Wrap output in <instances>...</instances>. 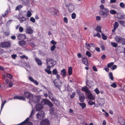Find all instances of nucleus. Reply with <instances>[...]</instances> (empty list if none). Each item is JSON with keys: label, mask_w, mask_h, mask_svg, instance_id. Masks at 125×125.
<instances>
[{"label": "nucleus", "mask_w": 125, "mask_h": 125, "mask_svg": "<svg viewBox=\"0 0 125 125\" xmlns=\"http://www.w3.org/2000/svg\"><path fill=\"white\" fill-rule=\"evenodd\" d=\"M45 71L48 74H51L52 72L50 70V69H45Z\"/></svg>", "instance_id": "a18cd8bd"}, {"label": "nucleus", "mask_w": 125, "mask_h": 125, "mask_svg": "<svg viewBox=\"0 0 125 125\" xmlns=\"http://www.w3.org/2000/svg\"><path fill=\"white\" fill-rule=\"evenodd\" d=\"M96 30L97 31L100 32L101 33H102V31H101V27L100 26H97Z\"/></svg>", "instance_id": "bb28decb"}, {"label": "nucleus", "mask_w": 125, "mask_h": 125, "mask_svg": "<svg viewBox=\"0 0 125 125\" xmlns=\"http://www.w3.org/2000/svg\"><path fill=\"white\" fill-rule=\"evenodd\" d=\"M55 75L56 79H55V81H56V83H55V87L60 89L61 86L62 85V83L60 80V75L58 74V72L55 69Z\"/></svg>", "instance_id": "7ed1b4c3"}, {"label": "nucleus", "mask_w": 125, "mask_h": 125, "mask_svg": "<svg viewBox=\"0 0 125 125\" xmlns=\"http://www.w3.org/2000/svg\"><path fill=\"white\" fill-rule=\"evenodd\" d=\"M125 21H118V22L121 24L122 25H123V24H124V23Z\"/></svg>", "instance_id": "69168bd1"}, {"label": "nucleus", "mask_w": 125, "mask_h": 125, "mask_svg": "<svg viewBox=\"0 0 125 125\" xmlns=\"http://www.w3.org/2000/svg\"><path fill=\"white\" fill-rule=\"evenodd\" d=\"M18 40L24 39L26 38L25 35L23 34H20L17 36Z\"/></svg>", "instance_id": "f3484780"}, {"label": "nucleus", "mask_w": 125, "mask_h": 125, "mask_svg": "<svg viewBox=\"0 0 125 125\" xmlns=\"http://www.w3.org/2000/svg\"><path fill=\"white\" fill-rule=\"evenodd\" d=\"M32 13L29 10H28L27 12V16L28 17H30Z\"/></svg>", "instance_id": "c9c22d12"}, {"label": "nucleus", "mask_w": 125, "mask_h": 125, "mask_svg": "<svg viewBox=\"0 0 125 125\" xmlns=\"http://www.w3.org/2000/svg\"><path fill=\"white\" fill-rule=\"evenodd\" d=\"M40 100V99L38 98L37 97H32V100L29 99V102L31 103V106H32L33 104H34L38 102Z\"/></svg>", "instance_id": "0eeeda50"}, {"label": "nucleus", "mask_w": 125, "mask_h": 125, "mask_svg": "<svg viewBox=\"0 0 125 125\" xmlns=\"http://www.w3.org/2000/svg\"><path fill=\"white\" fill-rule=\"evenodd\" d=\"M120 6L121 7L123 8L125 6V5L123 2H121L120 3Z\"/></svg>", "instance_id": "09e8293b"}, {"label": "nucleus", "mask_w": 125, "mask_h": 125, "mask_svg": "<svg viewBox=\"0 0 125 125\" xmlns=\"http://www.w3.org/2000/svg\"><path fill=\"white\" fill-rule=\"evenodd\" d=\"M17 57V55L15 54H14L11 55V57L14 59H15Z\"/></svg>", "instance_id": "bf43d9fd"}, {"label": "nucleus", "mask_w": 125, "mask_h": 125, "mask_svg": "<svg viewBox=\"0 0 125 125\" xmlns=\"http://www.w3.org/2000/svg\"><path fill=\"white\" fill-rule=\"evenodd\" d=\"M6 76L7 77H9L10 78H12V75L9 73H7L6 74Z\"/></svg>", "instance_id": "603ef678"}, {"label": "nucleus", "mask_w": 125, "mask_h": 125, "mask_svg": "<svg viewBox=\"0 0 125 125\" xmlns=\"http://www.w3.org/2000/svg\"><path fill=\"white\" fill-rule=\"evenodd\" d=\"M30 45L33 48L35 47V45L32 42L30 43Z\"/></svg>", "instance_id": "0e129e2a"}, {"label": "nucleus", "mask_w": 125, "mask_h": 125, "mask_svg": "<svg viewBox=\"0 0 125 125\" xmlns=\"http://www.w3.org/2000/svg\"><path fill=\"white\" fill-rule=\"evenodd\" d=\"M89 88L86 86H84L82 88V90L86 94H87L90 91L89 90Z\"/></svg>", "instance_id": "a211bd4d"}, {"label": "nucleus", "mask_w": 125, "mask_h": 125, "mask_svg": "<svg viewBox=\"0 0 125 125\" xmlns=\"http://www.w3.org/2000/svg\"><path fill=\"white\" fill-rule=\"evenodd\" d=\"M109 78L112 80H113L114 79V78L113 76L112 73L111 72L109 73Z\"/></svg>", "instance_id": "473e14b6"}, {"label": "nucleus", "mask_w": 125, "mask_h": 125, "mask_svg": "<svg viewBox=\"0 0 125 125\" xmlns=\"http://www.w3.org/2000/svg\"><path fill=\"white\" fill-rule=\"evenodd\" d=\"M21 5H20L18 6L16 8L15 10H20L22 7Z\"/></svg>", "instance_id": "7c9ffc66"}, {"label": "nucleus", "mask_w": 125, "mask_h": 125, "mask_svg": "<svg viewBox=\"0 0 125 125\" xmlns=\"http://www.w3.org/2000/svg\"><path fill=\"white\" fill-rule=\"evenodd\" d=\"M86 54L89 57H90L91 56V53L88 51H87L86 52Z\"/></svg>", "instance_id": "a19ab883"}, {"label": "nucleus", "mask_w": 125, "mask_h": 125, "mask_svg": "<svg viewBox=\"0 0 125 125\" xmlns=\"http://www.w3.org/2000/svg\"><path fill=\"white\" fill-rule=\"evenodd\" d=\"M75 92H73V93L71 95V98L72 99L75 96Z\"/></svg>", "instance_id": "8fccbe9b"}, {"label": "nucleus", "mask_w": 125, "mask_h": 125, "mask_svg": "<svg viewBox=\"0 0 125 125\" xmlns=\"http://www.w3.org/2000/svg\"><path fill=\"white\" fill-rule=\"evenodd\" d=\"M41 103L43 105L47 104L51 108V109L50 110V115L52 116V117H54L55 116V114L54 112V109L53 108H52V104L48 100L46 99H43L41 101Z\"/></svg>", "instance_id": "f257e3e1"}, {"label": "nucleus", "mask_w": 125, "mask_h": 125, "mask_svg": "<svg viewBox=\"0 0 125 125\" xmlns=\"http://www.w3.org/2000/svg\"><path fill=\"white\" fill-rule=\"evenodd\" d=\"M10 33V31H7L5 32L4 34L6 36H8L9 35Z\"/></svg>", "instance_id": "5fc2aeb1"}, {"label": "nucleus", "mask_w": 125, "mask_h": 125, "mask_svg": "<svg viewBox=\"0 0 125 125\" xmlns=\"http://www.w3.org/2000/svg\"><path fill=\"white\" fill-rule=\"evenodd\" d=\"M29 79L30 81L36 85H38V82L36 80H34L32 77H29Z\"/></svg>", "instance_id": "aec40b11"}, {"label": "nucleus", "mask_w": 125, "mask_h": 125, "mask_svg": "<svg viewBox=\"0 0 125 125\" xmlns=\"http://www.w3.org/2000/svg\"><path fill=\"white\" fill-rule=\"evenodd\" d=\"M114 64V63L113 62H111L108 64L107 65V66L108 68H110Z\"/></svg>", "instance_id": "e433bc0d"}, {"label": "nucleus", "mask_w": 125, "mask_h": 125, "mask_svg": "<svg viewBox=\"0 0 125 125\" xmlns=\"http://www.w3.org/2000/svg\"><path fill=\"white\" fill-rule=\"evenodd\" d=\"M14 99H17L20 100H25V98L24 97L21 96H15L13 98Z\"/></svg>", "instance_id": "dca6fc26"}, {"label": "nucleus", "mask_w": 125, "mask_h": 125, "mask_svg": "<svg viewBox=\"0 0 125 125\" xmlns=\"http://www.w3.org/2000/svg\"><path fill=\"white\" fill-rule=\"evenodd\" d=\"M111 86L114 88H115L117 87V85L115 83H114L111 85Z\"/></svg>", "instance_id": "c03bdc74"}, {"label": "nucleus", "mask_w": 125, "mask_h": 125, "mask_svg": "<svg viewBox=\"0 0 125 125\" xmlns=\"http://www.w3.org/2000/svg\"><path fill=\"white\" fill-rule=\"evenodd\" d=\"M82 60L83 63L86 66L88 65V62L87 59L86 58L84 57H82Z\"/></svg>", "instance_id": "6ab92c4d"}, {"label": "nucleus", "mask_w": 125, "mask_h": 125, "mask_svg": "<svg viewBox=\"0 0 125 125\" xmlns=\"http://www.w3.org/2000/svg\"><path fill=\"white\" fill-rule=\"evenodd\" d=\"M86 85L88 86L91 87L93 85V82L91 81H88L86 82Z\"/></svg>", "instance_id": "b1692460"}, {"label": "nucleus", "mask_w": 125, "mask_h": 125, "mask_svg": "<svg viewBox=\"0 0 125 125\" xmlns=\"http://www.w3.org/2000/svg\"><path fill=\"white\" fill-rule=\"evenodd\" d=\"M50 122L49 120L45 119L42 120L40 122L41 125H50Z\"/></svg>", "instance_id": "1a4fd4ad"}, {"label": "nucleus", "mask_w": 125, "mask_h": 125, "mask_svg": "<svg viewBox=\"0 0 125 125\" xmlns=\"http://www.w3.org/2000/svg\"><path fill=\"white\" fill-rule=\"evenodd\" d=\"M111 44L112 46L114 47H116L117 45V43L116 42H112L111 43Z\"/></svg>", "instance_id": "f704fd0d"}, {"label": "nucleus", "mask_w": 125, "mask_h": 125, "mask_svg": "<svg viewBox=\"0 0 125 125\" xmlns=\"http://www.w3.org/2000/svg\"><path fill=\"white\" fill-rule=\"evenodd\" d=\"M117 17L119 19H124L125 18V15L120 12L117 13Z\"/></svg>", "instance_id": "ddd939ff"}, {"label": "nucleus", "mask_w": 125, "mask_h": 125, "mask_svg": "<svg viewBox=\"0 0 125 125\" xmlns=\"http://www.w3.org/2000/svg\"><path fill=\"white\" fill-rule=\"evenodd\" d=\"M93 69L94 71H95V72H96L97 71V69L95 66H93Z\"/></svg>", "instance_id": "774afa93"}, {"label": "nucleus", "mask_w": 125, "mask_h": 125, "mask_svg": "<svg viewBox=\"0 0 125 125\" xmlns=\"http://www.w3.org/2000/svg\"><path fill=\"white\" fill-rule=\"evenodd\" d=\"M66 6L68 7V11L70 12H73L75 9V7L72 3H70L66 4Z\"/></svg>", "instance_id": "423d86ee"}, {"label": "nucleus", "mask_w": 125, "mask_h": 125, "mask_svg": "<svg viewBox=\"0 0 125 125\" xmlns=\"http://www.w3.org/2000/svg\"><path fill=\"white\" fill-rule=\"evenodd\" d=\"M94 91L95 93L97 94H98L100 93V91L97 88H96L94 90Z\"/></svg>", "instance_id": "de8ad7c7"}, {"label": "nucleus", "mask_w": 125, "mask_h": 125, "mask_svg": "<svg viewBox=\"0 0 125 125\" xmlns=\"http://www.w3.org/2000/svg\"><path fill=\"white\" fill-rule=\"evenodd\" d=\"M30 21L33 23H35V19L33 17H31L30 18Z\"/></svg>", "instance_id": "58836bf2"}, {"label": "nucleus", "mask_w": 125, "mask_h": 125, "mask_svg": "<svg viewBox=\"0 0 125 125\" xmlns=\"http://www.w3.org/2000/svg\"><path fill=\"white\" fill-rule=\"evenodd\" d=\"M35 113V111L34 110L32 109L31 113L29 117L27 118H27H29L28 120H27L23 125L26 124V125H33L32 123L31 122H29V118H32L33 117V115Z\"/></svg>", "instance_id": "20e7f679"}, {"label": "nucleus", "mask_w": 125, "mask_h": 125, "mask_svg": "<svg viewBox=\"0 0 125 125\" xmlns=\"http://www.w3.org/2000/svg\"><path fill=\"white\" fill-rule=\"evenodd\" d=\"M101 19V17L99 16H97L96 18V19L97 21L100 20Z\"/></svg>", "instance_id": "338daca9"}, {"label": "nucleus", "mask_w": 125, "mask_h": 125, "mask_svg": "<svg viewBox=\"0 0 125 125\" xmlns=\"http://www.w3.org/2000/svg\"><path fill=\"white\" fill-rule=\"evenodd\" d=\"M116 67L117 66L116 65H114L111 68V69L114 70L115 69Z\"/></svg>", "instance_id": "864d4df0"}, {"label": "nucleus", "mask_w": 125, "mask_h": 125, "mask_svg": "<svg viewBox=\"0 0 125 125\" xmlns=\"http://www.w3.org/2000/svg\"><path fill=\"white\" fill-rule=\"evenodd\" d=\"M110 13L112 14H117V12L114 10H111L110 11Z\"/></svg>", "instance_id": "2f4dec72"}, {"label": "nucleus", "mask_w": 125, "mask_h": 125, "mask_svg": "<svg viewBox=\"0 0 125 125\" xmlns=\"http://www.w3.org/2000/svg\"><path fill=\"white\" fill-rule=\"evenodd\" d=\"M35 61L37 63V64L39 65H42V62L41 60L37 58H35Z\"/></svg>", "instance_id": "5701e85b"}, {"label": "nucleus", "mask_w": 125, "mask_h": 125, "mask_svg": "<svg viewBox=\"0 0 125 125\" xmlns=\"http://www.w3.org/2000/svg\"><path fill=\"white\" fill-rule=\"evenodd\" d=\"M78 96L80 101L81 102H83L85 100V96L82 93L80 94Z\"/></svg>", "instance_id": "2eb2a0df"}, {"label": "nucleus", "mask_w": 125, "mask_h": 125, "mask_svg": "<svg viewBox=\"0 0 125 125\" xmlns=\"http://www.w3.org/2000/svg\"><path fill=\"white\" fill-rule=\"evenodd\" d=\"M63 21L65 23H67L68 22V21L67 20V18L65 17L63 18Z\"/></svg>", "instance_id": "3c124183"}, {"label": "nucleus", "mask_w": 125, "mask_h": 125, "mask_svg": "<svg viewBox=\"0 0 125 125\" xmlns=\"http://www.w3.org/2000/svg\"><path fill=\"white\" fill-rule=\"evenodd\" d=\"M88 104L91 105H92L93 104H95V103L93 102H92L91 101H89L88 102Z\"/></svg>", "instance_id": "49530a36"}, {"label": "nucleus", "mask_w": 125, "mask_h": 125, "mask_svg": "<svg viewBox=\"0 0 125 125\" xmlns=\"http://www.w3.org/2000/svg\"><path fill=\"white\" fill-rule=\"evenodd\" d=\"M79 104L81 107L82 109H83L86 107V105L84 103H80Z\"/></svg>", "instance_id": "c85d7f7f"}, {"label": "nucleus", "mask_w": 125, "mask_h": 125, "mask_svg": "<svg viewBox=\"0 0 125 125\" xmlns=\"http://www.w3.org/2000/svg\"><path fill=\"white\" fill-rule=\"evenodd\" d=\"M45 116V113L43 111H39L35 115L36 118L38 119H43Z\"/></svg>", "instance_id": "39448f33"}, {"label": "nucleus", "mask_w": 125, "mask_h": 125, "mask_svg": "<svg viewBox=\"0 0 125 125\" xmlns=\"http://www.w3.org/2000/svg\"><path fill=\"white\" fill-rule=\"evenodd\" d=\"M100 14L103 18H106L109 14V10L108 9L104 8V5H101L100 6Z\"/></svg>", "instance_id": "f03ea898"}, {"label": "nucleus", "mask_w": 125, "mask_h": 125, "mask_svg": "<svg viewBox=\"0 0 125 125\" xmlns=\"http://www.w3.org/2000/svg\"><path fill=\"white\" fill-rule=\"evenodd\" d=\"M120 43L123 44H125V39L124 38H122Z\"/></svg>", "instance_id": "ea45409f"}, {"label": "nucleus", "mask_w": 125, "mask_h": 125, "mask_svg": "<svg viewBox=\"0 0 125 125\" xmlns=\"http://www.w3.org/2000/svg\"><path fill=\"white\" fill-rule=\"evenodd\" d=\"M25 31L26 33L28 34H31L33 32V30L29 26H27Z\"/></svg>", "instance_id": "9d476101"}, {"label": "nucleus", "mask_w": 125, "mask_h": 125, "mask_svg": "<svg viewBox=\"0 0 125 125\" xmlns=\"http://www.w3.org/2000/svg\"><path fill=\"white\" fill-rule=\"evenodd\" d=\"M24 94L26 97L28 98H29L30 97H32V94L28 92H25Z\"/></svg>", "instance_id": "4be33fe9"}, {"label": "nucleus", "mask_w": 125, "mask_h": 125, "mask_svg": "<svg viewBox=\"0 0 125 125\" xmlns=\"http://www.w3.org/2000/svg\"><path fill=\"white\" fill-rule=\"evenodd\" d=\"M19 30L20 32H22L23 31V28L22 27H20L19 28Z\"/></svg>", "instance_id": "052dcab7"}, {"label": "nucleus", "mask_w": 125, "mask_h": 125, "mask_svg": "<svg viewBox=\"0 0 125 125\" xmlns=\"http://www.w3.org/2000/svg\"><path fill=\"white\" fill-rule=\"evenodd\" d=\"M76 16V14L74 13H72V18L73 19H75Z\"/></svg>", "instance_id": "37998d69"}, {"label": "nucleus", "mask_w": 125, "mask_h": 125, "mask_svg": "<svg viewBox=\"0 0 125 125\" xmlns=\"http://www.w3.org/2000/svg\"><path fill=\"white\" fill-rule=\"evenodd\" d=\"M19 20H20V22L22 23L23 21H25V19L23 17H22V18H18Z\"/></svg>", "instance_id": "4c0bfd02"}, {"label": "nucleus", "mask_w": 125, "mask_h": 125, "mask_svg": "<svg viewBox=\"0 0 125 125\" xmlns=\"http://www.w3.org/2000/svg\"><path fill=\"white\" fill-rule=\"evenodd\" d=\"M54 61L52 59L49 58L47 59L46 62L48 65H50L51 66H53L54 65Z\"/></svg>", "instance_id": "9b49d317"}, {"label": "nucleus", "mask_w": 125, "mask_h": 125, "mask_svg": "<svg viewBox=\"0 0 125 125\" xmlns=\"http://www.w3.org/2000/svg\"><path fill=\"white\" fill-rule=\"evenodd\" d=\"M59 104V102L57 100H55V105H58Z\"/></svg>", "instance_id": "e2e57ef3"}, {"label": "nucleus", "mask_w": 125, "mask_h": 125, "mask_svg": "<svg viewBox=\"0 0 125 125\" xmlns=\"http://www.w3.org/2000/svg\"><path fill=\"white\" fill-rule=\"evenodd\" d=\"M61 74L63 76H65L66 74V72L65 69H63L61 70Z\"/></svg>", "instance_id": "393cba45"}, {"label": "nucleus", "mask_w": 125, "mask_h": 125, "mask_svg": "<svg viewBox=\"0 0 125 125\" xmlns=\"http://www.w3.org/2000/svg\"><path fill=\"white\" fill-rule=\"evenodd\" d=\"M95 47V46L93 43H92L90 44L89 48H90V47Z\"/></svg>", "instance_id": "4d7b16f0"}, {"label": "nucleus", "mask_w": 125, "mask_h": 125, "mask_svg": "<svg viewBox=\"0 0 125 125\" xmlns=\"http://www.w3.org/2000/svg\"><path fill=\"white\" fill-rule=\"evenodd\" d=\"M49 96V98L52 101H54V99L52 97V95L51 92L49 91L48 92Z\"/></svg>", "instance_id": "cd10ccee"}, {"label": "nucleus", "mask_w": 125, "mask_h": 125, "mask_svg": "<svg viewBox=\"0 0 125 125\" xmlns=\"http://www.w3.org/2000/svg\"><path fill=\"white\" fill-rule=\"evenodd\" d=\"M102 39L104 40H105L107 39V37L104 34L102 33Z\"/></svg>", "instance_id": "79ce46f5"}, {"label": "nucleus", "mask_w": 125, "mask_h": 125, "mask_svg": "<svg viewBox=\"0 0 125 125\" xmlns=\"http://www.w3.org/2000/svg\"><path fill=\"white\" fill-rule=\"evenodd\" d=\"M35 108L36 110L38 111L41 109L43 108V106L41 104L38 103L36 105Z\"/></svg>", "instance_id": "4468645a"}, {"label": "nucleus", "mask_w": 125, "mask_h": 125, "mask_svg": "<svg viewBox=\"0 0 125 125\" xmlns=\"http://www.w3.org/2000/svg\"><path fill=\"white\" fill-rule=\"evenodd\" d=\"M76 93H77L78 94V95H80V94H81L82 93H81V91L79 90H77L76 91Z\"/></svg>", "instance_id": "13d9d810"}, {"label": "nucleus", "mask_w": 125, "mask_h": 125, "mask_svg": "<svg viewBox=\"0 0 125 125\" xmlns=\"http://www.w3.org/2000/svg\"><path fill=\"white\" fill-rule=\"evenodd\" d=\"M122 38L121 37L118 36H116L115 37V41L117 42L120 43L121 42V40H122Z\"/></svg>", "instance_id": "412c9836"}, {"label": "nucleus", "mask_w": 125, "mask_h": 125, "mask_svg": "<svg viewBox=\"0 0 125 125\" xmlns=\"http://www.w3.org/2000/svg\"><path fill=\"white\" fill-rule=\"evenodd\" d=\"M10 45V43L9 42H4L0 43V47H8Z\"/></svg>", "instance_id": "6e6552de"}, {"label": "nucleus", "mask_w": 125, "mask_h": 125, "mask_svg": "<svg viewBox=\"0 0 125 125\" xmlns=\"http://www.w3.org/2000/svg\"><path fill=\"white\" fill-rule=\"evenodd\" d=\"M86 94L87 95L88 98L89 99L91 100H94L95 97L94 95H92V94L91 93L90 91Z\"/></svg>", "instance_id": "f8f14e48"}, {"label": "nucleus", "mask_w": 125, "mask_h": 125, "mask_svg": "<svg viewBox=\"0 0 125 125\" xmlns=\"http://www.w3.org/2000/svg\"><path fill=\"white\" fill-rule=\"evenodd\" d=\"M101 48L102 50H105V48L104 46L101 45Z\"/></svg>", "instance_id": "680f3d73"}, {"label": "nucleus", "mask_w": 125, "mask_h": 125, "mask_svg": "<svg viewBox=\"0 0 125 125\" xmlns=\"http://www.w3.org/2000/svg\"><path fill=\"white\" fill-rule=\"evenodd\" d=\"M26 43V42L24 41H21L19 42V44L20 45L22 46H25Z\"/></svg>", "instance_id": "a878e982"}, {"label": "nucleus", "mask_w": 125, "mask_h": 125, "mask_svg": "<svg viewBox=\"0 0 125 125\" xmlns=\"http://www.w3.org/2000/svg\"><path fill=\"white\" fill-rule=\"evenodd\" d=\"M119 26L118 23L117 22H115L114 24V27L117 29Z\"/></svg>", "instance_id": "72a5a7b5"}, {"label": "nucleus", "mask_w": 125, "mask_h": 125, "mask_svg": "<svg viewBox=\"0 0 125 125\" xmlns=\"http://www.w3.org/2000/svg\"><path fill=\"white\" fill-rule=\"evenodd\" d=\"M55 49V45H53L51 47V51H53Z\"/></svg>", "instance_id": "6e6d98bb"}, {"label": "nucleus", "mask_w": 125, "mask_h": 125, "mask_svg": "<svg viewBox=\"0 0 125 125\" xmlns=\"http://www.w3.org/2000/svg\"><path fill=\"white\" fill-rule=\"evenodd\" d=\"M68 73L69 75H71L72 74V68L71 67H69L68 69Z\"/></svg>", "instance_id": "c756f323"}]
</instances>
